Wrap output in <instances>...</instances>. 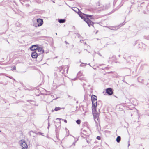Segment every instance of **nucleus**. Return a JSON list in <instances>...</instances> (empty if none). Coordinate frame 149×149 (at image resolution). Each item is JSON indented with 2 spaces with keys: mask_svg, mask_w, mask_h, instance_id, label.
<instances>
[{
  "mask_svg": "<svg viewBox=\"0 0 149 149\" xmlns=\"http://www.w3.org/2000/svg\"><path fill=\"white\" fill-rule=\"evenodd\" d=\"M78 14L79 16L87 24L89 27L91 26H93L94 23L90 19L93 18L92 15L84 14L80 11L78 13Z\"/></svg>",
  "mask_w": 149,
  "mask_h": 149,
  "instance_id": "f257e3e1",
  "label": "nucleus"
},
{
  "mask_svg": "<svg viewBox=\"0 0 149 149\" xmlns=\"http://www.w3.org/2000/svg\"><path fill=\"white\" fill-rule=\"evenodd\" d=\"M92 114L93 116L94 119L96 123V125L97 126L99 122V113L97 112L95 113H92Z\"/></svg>",
  "mask_w": 149,
  "mask_h": 149,
  "instance_id": "f03ea898",
  "label": "nucleus"
},
{
  "mask_svg": "<svg viewBox=\"0 0 149 149\" xmlns=\"http://www.w3.org/2000/svg\"><path fill=\"white\" fill-rule=\"evenodd\" d=\"M20 145L22 147V149H27L28 146L24 140H22L19 141Z\"/></svg>",
  "mask_w": 149,
  "mask_h": 149,
  "instance_id": "7ed1b4c3",
  "label": "nucleus"
},
{
  "mask_svg": "<svg viewBox=\"0 0 149 149\" xmlns=\"http://www.w3.org/2000/svg\"><path fill=\"white\" fill-rule=\"evenodd\" d=\"M92 113L97 112L96 111V107L97 103H92Z\"/></svg>",
  "mask_w": 149,
  "mask_h": 149,
  "instance_id": "20e7f679",
  "label": "nucleus"
},
{
  "mask_svg": "<svg viewBox=\"0 0 149 149\" xmlns=\"http://www.w3.org/2000/svg\"><path fill=\"white\" fill-rule=\"evenodd\" d=\"M36 50L39 52L38 53L39 54H43L44 52V51L43 49V47H41L39 46L38 45V47H37Z\"/></svg>",
  "mask_w": 149,
  "mask_h": 149,
  "instance_id": "39448f33",
  "label": "nucleus"
},
{
  "mask_svg": "<svg viewBox=\"0 0 149 149\" xmlns=\"http://www.w3.org/2000/svg\"><path fill=\"white\" fill-rule=\"evenodd\" d=\"M91 100L92 102H97V97L94 95H92L91 96Z\"/></svg>",
  "mask_w": 149,
  "mask_h": 149,
  "instance_id": "423d86ee",
  "label": "nucleus"
},
{
  "mask_svg": "<svg viewBox=\"0 0 149 149\" xmlns=\"http://www.w3.org/2000/svg\"><path fill=\"white\" fill-rule=\"evenodd\" d=\"M38 23V26H40L42 25L43 23V21L42 19H38L37 20Z\"/></svg>",
  "mask_w": 149,
  "mask_h": 149,
  "instance_id": "0eeeda50",
  "label": "nucleus"
},
{
  "mask_svg": "<svg viewBox=\"0 0 149 149\" xmlns=\"http://www.w3.org/2000/svg\"><path fill=\"white\" fill-rule=\"evenodd\" d=\"M107 93L109 95H111L113 93V91L111 88H108L106 89Z\"/></svg>",
  "mask_w": 149,
  "mask_h": 149,
  "instance_id": "6e6552de",
  "label": "nucleus"
},
{
  "mask_svg": "<svg viewBox=\"0 0 149 149\" xmlns=\"http://www.w3.org/2000/svg\"><path fill=\"white\" fill-rule=\"evenodd\" d=\"M38 45H32L30 47V49L32 51L36 50L37 47H38Z\"/></svg>",
  "mask_w": 149,
  "mask_h": 149,
  "instance_id": "1a4fd4ad",
  "label": "nucleus"
},
{
  "mask_svg": "<svg viewBox=\"0 0 149 149\" xmlns=\"http://www.w3.org/2000/svg\"><path fill=\"white\" fill-rule=\"evenodd\" d=\"M38 56V54L35 52H32L31 54V57L33 58H37Z\"/></svg>",
  "mask_w": 149,
  "mask_h": 149,
  "instance_id": "9d476101",
  "label": "nucleus"
},
{
  "mask_svg": "<svg viewBox=\"0 0 149 149\" xmlns=\"http://www.w3.org/2000/svg\"><path fill=\"white\" fill-rule=\"evenodd\" d=\"M65 107H56L54 109V110L56 111H58L59 110L61 109H64Z\"/></svg>",
  "mask_w": 149,
  "mask_h": 149,
  "instance_id": "9b49d317",
  "label": "nucleus"
},
{
  "mask_svg": "<svg viewBox=\"0 0 149 149\" xmlns=\"http://www.w3.org/2000/svg\"><path fill=\"white\" fill-rule=\"evenodd\" d=\"M121 140V137L120 136H118L116 139V141L117 142L119 143Z\"/></svg>",
  "mask_w": 149,
  "mask_h": 149,
  "instance_id": "f8f14e48",
  "label": "nucleus"
},
{
  "mask_svg": "<svg viewBox=\"0 0 149 149\" xmlns=\"http://www.w3.org/2000/svg\"><path fill=\"white\" fill-rule=\"evenodd\" d=\"M65 19H59L58 20L59 22L60 23H64L65 22Z\"/></svg>",
  "mask_w": 149,
  "mask_h": 149,
  "instance_id": "ddd939ff",
  "label": "nucleus"
},
{
  "mask_svg": "<svg viewBox=\"0 0 149 149\" xmlns=\"http://www.w3.org/2000/svg\"><path fill=\"white\" fill-rule=\"evenodd\" d=\"M76 122L79 125L80 124L81 120H78L76 121Z\"/></svg>",
  "mask_w": 149,
  "mask_h": 149,
  "instance_id": "4468645a",
  "label": "nucleus"
},
{
  "mask_svg": "<svg viewBox=\"0 0 149 149\" xmlns=\"http://www.w3.org/2000/svg\"><path fill=\"white\" fill-rule=\"evenodd\" d=\"M97 139L98 140H100L101 139V137L99 136H97Z\"/></svg>",
  "mask_w": 149,
  "mask_h": 149,
  "instance_id": "2eb2a0df",
  "label": "nucleus"
},
{
  "mask_svg": "<svg viewBox=\"0 0 149 149\" xmlns=\"http://www.w3.org/2000/svg\"><path fill=\"white\" fill-rule=\"evenodd\" d=\"M49 126H50L49 123V121L48 120V127H47V128L49 129Z\"/></svg>",
  "mask_w": 149,
  "mask_h": 149,
  "instance_id": "dca6fc26",
  "label": "nucleus"
},
{
  "mask_svg": "<svg viewBox=\"0 0 149 149\" xmlns=\"http://www.w3.org/2000/svg\"><path fill=\"white\" fill-rule=\"evenodd\" d=\"M130 104H131L132 105V108H134V105H133V104H132V103H129Z\"/></svg>",
  "mask_w": 149,
  "mask_h": 149,
  "instance_id": "f3484780",
  "label": "nucleus"
},
{
  "mask_svg": "<svg viewBox=\"0 0 149 149\" xmlns=\"http://www.w3.org/2000/svg\"><path fill=\"white\" fill-rule=\"evenodd\" d=\"M130 140H129V141L128 142V146H129L130 145Z\"/></svg>",
  "mask_w": 149,
  "mask_h": 149,
  "instance_id": "a211bd4d",
  "label": "nucleus"
},
{
  "mask_svg": "<svg viewBox=\"0 0 149 149\" xmlns=\"http://www.w3.org/2000/svg\"><path fill=\"white\" fill-rule=\"evenodd\" d=\"M64 120V122H65L66 123L67 122V120L65 119V120Z\"/></svg>",
  "mask_w": 149,
  "mask_h": 149,
  "instance_id": "6ab92c4d",
  "label": "nucleus"
},
{
  "mask_svg": "<svg viewBox=\"0 0 149 149\" xmlns=\"http://www.w3.org/2000/svg\"><path fill=\"white\" fill-rule=\"evenodd\" d=\"M42 134H43L42 133L40 132V134L41 135H42Z\"/></svg>",
  "mask_w": 149,
  "mask_h": 149,
  "instance_id": "aec40b11",
  "label": "nucleus"
},
{
  "mask_svg": "<svg viewBox=\"0 0 149 149\" xmlns=\"http://www.w3.org/2000/svg\"><path fill=\"white\" fill-rule=\"evenodd\" d=\"M34 26H35L36 27H37V26H36L35 25H34Z\"/></svg>",
  "mask_w": 149,
  "mask_h": 149,
  "instance_id": "412c9836",
  "label": "nucleus"
},
{
  "mask_svg": "<svg viewBox=\"0 0 149 149\" xmlns=\"http://www.w3.org/2000/svg\"><path fill=\"white\" fill-rule=\"evenodd\" d=\"M129 108L130 109H132L131 108H130L129 107Z\"/></svg>",
  "mask_w": 149,
  "mask_h": 149,
  "instance_id": "4be33fe9",
  "label": "nucleus"
},
{
  "mask_svg": "<svg viewBox=\"0 0 149 149\" xmlns=\"http://www.w3.org/2000/svg\"><path fill=\"white\" fill-rule=\"evenodd\" d=\"M73 144H74V145H75V143H74V142L73 143Z\"/></svg>",
  "mask_w": 149,
  "mask_h": 149,
  "instance_id": "5701e85b",
  "label": "nucleus"
},
{
  "mask_svg": "<svg viewBox=\"0 0 149 149\" xmlns=\"http://www.w3.org/2000/svg\"><path fill=\"white\" fill-rule=\"evenodd\" d=\"M54 111V110H52V111H53H53Z\"/></svg>",
  "mask_w": 149,
  "mask_h": 149,
  "instance_id": "b1692460",
  "label": "nucleus"
}]
</instances>
